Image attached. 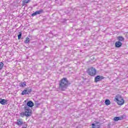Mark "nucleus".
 <instances>
[{
  "mask_svg": "<svg viewBox=\"0 0 128 128\" xmlns=\"http://www.w3.org/2000/svg\"><path fill=\"white\" fill-rule=\"evenodd\" d=\"M15 26L16 28V26H18V25H17V24H16V25H15Z\"/></svg>",
  "mask_w": 128,
  "mask_h": 128,
  "instance_id": "23",
  "label": "nucleus"
},
{
  "mask_svg": "<svg viewBox=\"0 0 128 128\" xmlns=\"http://www.w3.org/2000/svg\"><path fill=\"white\" fill-rule=\"evenodd\" d=\"M16 124L18 126H22L24 124V120H22V119H18L16 122Z\"/></svg>",
  "mask_w": 128,
  "mask_h": 128,
  "instance_id": "10",
  "label": "nucleus"
},
{
  "mask_svg": "<svg viewBox=\"0 0 128 128\" xmlns=\"http://www.w3.org/2000/svg\"><path fill=\"white\" fill-rule=\"evenodd\" d=\"M44 10L40 9L39 10H37L34 13L32 14V16H38V14H43Z\"/></svg>",
  "mask_w": 128,
  "mask_h": 128,
  "instance_id": "6",
  "label": "nucleus"
},
{
  "mask_svg": "<svg viewBox=\"0 0 128 128\" xmlns=\"http://www.w3.org/2000/svg\"><path fill=\"white\" fill-rule=\"evenodd\" d=\"M124 116H116L114 118V120L115 122H118V120H124Z\"/></svg>",
  "mask_w": 128,
  "mask_h": 128,
  "instance_id": "11",
  "label": "nucleus"
},
{
  "mask_svg": "<svg viewBox=\"0 0 128 128\" xmlns=\"http://www.w3.org/2000/svg\"><path fill=\"white\" fill-rule=\"evenodd\" d=\"M32 92V90L31 88L30 89L26 88L22 92L21 94H22V96H24V94H30Z\"/></svg>",
  "mask_w": 128,
  "mask_h": 128,
  "instance_id": "5",
  "label": "nucleus"
},
{
  "mask_svg": "<svg viewBox=\"0 0 128 128\" xmlns=\"http://www.w3.org/2000/svg\"><path fill=\"white\" fill-rule=\"evenodd\" d=\"M22 32H19V34H18V40H20L22 38Z\"/></svg>",
  "mask_w": 128,
  "mask_h": 128,
  "instance_id": "18",
  "label": "nucleus"
},
{
  "mask_svg": "<svg viewBox=\"0 0 128 128\" xmlns=\"http://www.w3.org/2000/svg\"><path fill=\"white\" fill-rule=\"evenodd\" d=\"M22 126V128H28V124H26V122H24Z\"/></svg>",
  "mask_w": 128,
  "mask_h": 128,
  "instance_id": "20",
  "label": "nucleus"
},
{
  "mask_svg": "<svg viewBox=\"0 0 128 128\" xmlns=\"http://www.w3.org/2000/svg\"><path fill=\"white\" fill-rule=\"evenodd\" d=\"M30 0H24L22 1V5L26 6V4H28Z\"/></svg>",
  "mask_w": 128,
  "mask_h": 128,
  "instance_id": "15",
  "label": "nucleus"
},
{
  "mask_svg": "<svg viewBox=\"0 0 128 128\" xmlns=\"http://www.w3.org/2000/svg\"><path fill=\"white\" fill-rule=\"evenodd\" d=\"M4 68V63L2 62H0V70H2V68Z\"/></svg>",
  "mask_w": 128,
  "mask_h": 128,
  "instance_id": "21",
  "label": "nucleus"
},
{
  "mask_svg": "<svg viewBox=\"0 0 128 128\" xmlns=\"http://www.w3.org/2000/svg\"><path fill=\"white\" fill-rule=\"evenodd\" d=\"M40 104V103H35L34 106H36V108H38Z\"/></svg>",
  "mask_w": 128,
  "mask_h": 128,
  "instance_id": "22",
  "label": "nucleus"
},
{
  "mask_svg": "<svg viewBox=\"0 0 128 128\" xmlns=\"http://www.w3.org/2000/svg\"><path fill=\"white\" fill-rule=\"evenodd\" d=\"M118 38L120 42L124 40V38L122 36H118Z\"/></svg>",
  "mask_w": 128,
  "mask_h": 128,
  "instance_id": "14",
  "label": "nucleus"
},
{
  "mask_svg": "<svg viewBox=\"0 0 128 128\" xmlns=\"http://www.w3.org/2000/svg\"><path fill=\"white\" fill-rule=\"evenodd\" d=\"M87 72L91 76H94L96 74V70L94 67H91L88 69Z\"/></svg>",
  "mask_w": 128,
  "mask_h": 128,
  "instance_id": "4",
  "label": "nucleus"
},
{
  "mask_svg": "<svg viewBox=\"0 0 128 128\" xmlns=\"http://www.w3.org/2000/svg\"><path fill=\"white\" fill-rule=\"evenodd\" d=\"M104 78L102 76H97L94 78V82H100L102 80H104Z\"/></svg>",
  "mask_w": 128,
  "mask_h": 128,
  "instance_id": "7",
  "label": "nucleus"
},
{
  "mask_svg": "<svg viewBox=\"0 0 128 128\" xmlns=\"http://www.w3.org/2000/svg\"><path fill=\"white\" fill-rule=\"evenodd\" d=\"M34 102H32V101H28L27 102V104L26 105L24 106H27V108H32V106H34Z\"/></svg>",
  "mask_w": 128,
  "mask_h": 128,
  "instance_id": "8",
  "label": "nucleus"
},
{
  "mask_svg": "<svg viewBox=\"0 0 128 128\" xmlns=\"http://www.w3.org/2000/svg\"><path fill=\"white\" fill-rule=\"evenodd\" d=\"M92 128H100V126L96 124H92Z\"/></svg>",
  "mask_w": 128,
  "mask_h": 128,
  "instance_id": "17",
  "label": "nucleus"
},
{
  "mask_svg": "<svg viewBox=\"0 0 128 128\" xmlns=\"http://www.w3.org/2000/svg\"><path fill=\"white\" fill-rule=\"evenodd\" d=\"M105 104H106V106H110V100L107 99L105 100Z\"/></svg>",
  "mask_w": 128,
  "mask_h": 128,
  "instance_id": "16",
  "label": "nucleus"
},
{
  "mask_svg": "<svg viewBox=\"0 0 128 128\" xmlns=\"http://www.w3.org/2000/svg\"><path fill=\"white\" fill-rule=\"evenodd\" d=\"M20 86H22V88H24V86H26V82H22L20 84Z\"/></svg>",
  "mask_w": 128,
  "mask_h": 128,
  "instance_id": "13",
  "label": "nucleus"
},
{
  "mask_svg": "<svg viewBox=\"0 0 128 128\" xmlns=\"http://www.w3.org/2000/svg\"><path fill=\"white\" fill-rule=\"evenodd\" d=\"M24 112H22L20 113V116L21 118H24V116H26V118H30V116H32V109L30 107L24 106Z\"/></svg>",
  "mask_w": 128,
  "mask_h": 128,
  "instance_id": "2",
  "label": "nucleus"
},
{
  "mask_svg": "<svg viewBox=\"0 0 128 128\" xmlns=\"http://www.w3.org/2000/svg\"><path fill=\"white\" fill-rule=\"evenodd\" d=\"M26 40H24V42L25 44H28L30 42V38L28 37L26 38Z\"/></svg>",
  "mask_w": 128,
  "mask_h": 128,
  "instance_id": "19",
  "label": "nucleus"
},
{
  "mask_svg": "<svg viewBox=\"0 0 128 128\" xmlns=\"http://www.w3.org/2000/svg\"><path fill=\"white\" fill-rule=\"evenodd\" d=\"M0 104H2V106L8 104V100L0 98Z\"/></svg>",
  "mask_w": 128,
  "mask_h": 128,
  "instance_id": "9",
  "label": "nucleus"
},
{
  "mask_svg": "<svg viewBox=\"0 0 128 128\" xmlns=\"http://www.w3.org/2000/svg\"><path fill=\"white\" fill-rule=\"evenodd\" d=\"M70 84L68 82L67 78H63L62 80H60L59 82V88L61 90H66V88H68V86H70Z\"/></svg>",
  "mask_w": 128,
  "mask_h": 128,
  "instance_id": "1",
  "label": "nucleus"
},
{
  "mask_svg": "<svg viewBox=\"0 0 128 128\" xmlns=\"http://www.w3.org/2000/svg\"><path fill=\"white\" fill-rule=\"evenodd\" d=\"M114 100H116V102L118 106H122V104H124V98H122V96L120 94H117L115 96Z\"/></svg>",
  "mask_w": 128,
  "mask_h": 128,
  "instance_id": "3",
  "label": "nucleus"
},
{
  "mask_svg": "<svg viewBox=\"0 0 128 128\" xmlns=\"http://www.w3.org/2000/svg\"><path fill=\"white\" fill-rule=\"evenodd\" d=\"M122 46V42H120L119 41L116 42L115 46L116 48H120Z\"/></svg>",
  "mask_w": 128,
  "mask_h": 128,
  "instance_id": "12",
  "label": "nucleus"
}]
</instances>
